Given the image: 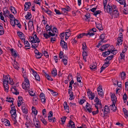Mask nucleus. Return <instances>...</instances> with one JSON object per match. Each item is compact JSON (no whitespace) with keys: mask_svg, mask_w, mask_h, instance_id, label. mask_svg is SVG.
Instances as JSON below:
<instances>
[{"mask_svg":"<svg viewBox=\"0 0 128 128\" xmlns=\"http://www.w3.org/2000/svg\"><path fill=\"white\" fill-rule=\"evenodd\" d=\"M14 64L13 65L14 67L16 69L18 70H19V67L18 65V63L17 62H16L15 60L14 61Z\"/></svg>","mask_w":128,"mask_h":128,"instance_id":"obj_36","label":"nucleus"},{"mask_svg":"<svg viewBox=\"0 0 128 128\" xmlns=\"http://www.w3.org/2000/svg\"><path fill=\"white\" fill-rule=\"evenodd\" d=\"M4 78L2 79L3 80V85L4 88V90L6 92H8V85L9 80L10 78V76L8 75H5L3 74Z\"/></svg>","mask_w":128,"mask_h":128,"instance_id":"obj_2","label":"nucleus"},{"mask_svg":"<svg viewBox=\"0 0 128 128\" xmlns=\"http://www.w3.org/2000/svg\"><path fill=\"white\" fill-rule=\"evenodd\" d=\"M65 33V36L67 37V38H68L69 36L70 35L71 32L70 30H68Z\"/></svg>","mask_w":128,"mask_h":128,"instance_id":"obj_47","label":"nucleus"},{"mask_svg":"<svg viewBox=\"0 0 128 128\" xmlns=\"http://www.w3.org/2000/svg\"><path fill=\"white\" fill-rule=\"evenodd\" d=\"M110 52L111 53L110 51H106L103 52L102 55L103 57H106L110 54Z\"/></svg>","mask_w":128,"mask_h":128,"instance_id":"obj_30","label":"nucleus"},{"mask_svg":"<svg viewBox=\"0 0 128 128\" xmlns=\"http://www.w3.org/2000/svg\"><path fill=\"white\" fill-rule=\"evenodd\" d=\"M17 34L20 38L21 37H23L24 36V35L21 32H17Z\"/></svg>","mask_w":128,"mask_h":128,"instance_id":"obj_57","label":"nucleus"},{"mask_svg":"<svg viewBox=\"0 0 128 128\" xmlns=\"http://www.w3.org/2000/svg\"><path fill=\"white\" fill-rule=\"evenodd\" d=\"M82 56L83 59L84 60L85 62H86V57L88 56V55L86 51H83L82 53Z\"/></svg>","mask_w":128,"mask_h":128,"instance_id":"obj_26","label":"nucleus"},{"mask_svg":"<svg viewBox=\"0 0 128 128\" xmlns=\"http://www.w3.org/2000/svg\"><path fill=\"white\" fill-rule=\"evenodd\" d=\"M90 96H91L89 97V99L91 100H92L94 99L95 96L94 93H92Z\"/></svg>","mask_w":128,"mask_h":128,"instance_id":"obj_64","label":"nucleus"},{"mask_svg":"<svg viewBox=\"0 0 128 128\" xmlns=\"http://www.w3.org/2000/svg\"><path fill=\"white\" fill-rule=\"evenodd\" d=\"M4 30L3 27L1 25H0V34L2 35L4 33Z\"/></svg>","mask_w":128,"mask_h":128,"instance_id":"obj_49","label":"nucleus"},{"mask_svg":"<svg viewBox=\"0 0 128 128\" xmlns=\"http://www.w3.org/2000/svg\"><path fill=\"white\" fill-rule=\"evenodd\" d=\"M123 110L125 117L126 118L128 117V111L124 108H123Z\"/></svg>","mask_w":128,"mask_h":128,"instance_id":"obj_38","label":"nucleus"},{"mask_svg":"<svg viewBox=\"0 0 128 128\" xmlns=\"http://www.w3.org/2000/svg\"><path fill=\"white\" fill-rule=\"evenodd\" d=\"M96 66L94 64H92L90 66V68L91 70L93 71H95L96 70Z\"/></svg>","mask_w":128,"mask_h":128,"instance_id":"obj_51","label":"nucleus"},{"mask_svg":"<svg viewBox=\"0 0 128 128\" xmlns=\"http://www.w3.org/2000/svg\"><path fill=\"white\" fill-rule=\"evenodd\" d=\"M30 5L31 4L30 2H26L24 6V10L27 11L28 10L30 9Z\"/></svg>","mask_w":128,"mask_h":128,"instance_id":"obj_15","label":"nucleus"},{"mask_svg":"<svg viewBox=\"0 0 128 128\" xmlns=\"http://www.w3.org/2000/svg\"><path fill=\"white\" fill-rule=\"evenodd\" d=\"M67 126L69 128H75L74 123L72 120H70L69 121Z\"/></svg>","mask_w":128,"mask_h":128,"instance_id":"obj_12","label":"nucleus"},{"mask_svg":"<svg viewBox=\"0 0 128 128\" xmlns=\"http://www.w3.org/2000/svg\"><path fill=\"white\" fill-rule=\"evenodd\" d=\"M116 5H113L112 6L108 4L104 8V10L105 12H107L108 13L111 14L112 13V10H114L116 8Z\"/></svg>","mask_w":128,"mask_h":128,"instance_id":"obj_3","label":"nucleus"},{"mask_svg":"<svg viewBox=\"0 0 128 128\" xmlns=\"http://www.w3.org/2000/svg\"><path fill=\"white\" fill-rule=\"evenodd\" d=\"M48 119L50 122H54L56 121V119L55 118H52V116H48Z\"/></svg>","mask_w":128,"mask_h":128,"instance_id":"obj_29","label":"nucleus"},{"mask_svg":"<svg viewBox=\"0 0 128 128\" xmlns=\"http://www.w3.org/2000/svg\"><path fill=\"white\" fill-rule=\"evenodd\" d=\"M40 96L42 102L43 104L45 103L46 100L44 94L43 93H41L40 94Z\"/></svg>","mask_w":128,"mask_h":128,"instance_id":"obj_14","label":"nucleus"},{"mask_svg":"<svg viewBox=\"0 0 128 128\" xmlns=\"http://www.w3.org/2000/svg\"><path fill=\"white\" fill-rule=\"evenodd\" d=\"M96 28L99 30L100 32L103 30V28L101 24H96Z\"/></svg>","mask_w":128,"mask_h":128,"instance_id":"obj_24","label":"nucleus"},{"mask_svg":"<svg viewBox=\"0 0 128 128\" xmlns=\"http://www.w3.org/2000/svg\"><path fill=\"white\" fill-rule=\"evenodd\" d=\"M42 54L40 52L36 54L35 55V56L37 59H39L42 56Z\"/></svg>","mask_w":128,"mask_h":128,"instance_id":"obj_45","label":"nucleus"},{"mask_svg":"<svg viewBox=\"0 0 128 128\" xmlns=\"http://www.w3.org/2000/svg\"><path fill=\"white\" fill-rule=\"evenodd\" d=\"M59 58H67V57L65 56H64L63 52L62 51H60L59 54Z\"/></svg>","mask_w":128,"mask_h":128,"instance_id":"obj_34","label":"nucleus"},{"mask_svg":"<svg viewBox=\"0 0 128 128\" xmlns=\"http://www.w3.org/2000/svg\"><path fill=\"white\" fill-rule=\"evenodd\" d=\"M52 76L55 77L57 75V71L55 68H54L51 72Z\"/></svg>","mask_w":128,"mask_h":128,"instance_id":"obj_27","label":"nucleus"},{"mask_svg":"<svg viewBox=\"0 0 128 128\" xmlns=\"http://www.w3.org/2000/svg\"><path fill=\"white\" fill-rule=\"evenodd\" d=\"M23 103H24V100L22 97L20 96H19L18 100V106L19 107H20Z\"/></svg>","mask_w":128,"mask_h":128,"instance_id":"obj_11","label":"nucleus"},{"mask_svg":"<svg viewBox=\"0 0 128 128\" xmlns=\"http://www.w3.org/2000/svg\"><path fill=\"white\" fill-rule=\"evenodd\" d=\"M32 113L36 116V115L38 113L37 110H36V108L32 106Z\"/></svg>","mask_w":128,"mask_h":128,"instance_id":"obj_35","label":"nucleus"},{"mask_svg":"<svg viewBox=\"0 0 128 128\" xmlns=\"http://www.w3.org/2000/svg\"><path fill=\"white\" fill-rule=\"evenodd\" d=\"M87 48L86 43L85 42H83L82 44V49L83 51H86V48Z\"/></svg>","mask_w":128,"mask_h":128,"instance_id":"obj_50","label":"nucleus"},{"mask_svg":"<svg viewBox=\"0 0 128 128\" xmlns=\"http://www.w3.org/2000/svg\"><path fill=\"white\" fill-rule=\"evenodd\" d=\"M13 98H12L7 97L6 98V102H8L12 103V104H13Z\"/></svg>","mask_w":128,"mask_h":128,"instance_id":"obj_37","label":"nucleus"},{"mask_svg":"<svg viewBox=\"0 0 128 128\" xmlns=\"http://www.w3.org/2000/svg\"><path fill=\"white\" fill-rule=\"evenodd\" d=\"M26 15L25 16V18L26 20H29L31 17L32 15L30 12H27Z\"/></svg>","mask_w":128,"mask_h":128,"instance_id":"obj_44","label":"nucleus"},{"mask_svg":"<svg viewBox=\"0 0 128 128\" xmlns=\"http://www.w3.org/2000/svg\"><path fill=\"white\" fill-rule=\"evenodd\" d=\"M60 46L66 50H68L67 44L64 40H61L60 42Z\"/></svg>","mask_w":128,"mask_h":128,"instance_id":"obj_9","label":"nucleus"},{"mask_svg":"<svg viewBox=\"0 0 128 128\" xmlns=\"http://www.w3.org/2000/svg\"><path fill=\"white\" fill-rule=\"evenodd\" d=\"M123 38H118V46L121 45L122 44Z\"/></svg>","mask_w":128,"mask_h":128,"instance_id":"obj_46","label":"nucleus"},{"mask_svg":"<svg viewBox=\"0 0 128 128\" xmlns=\"http://www.w3.org/2000/svg\"><path fill=\"white\" fill-rule=\"evenodd\" d=\"M29 38L30 40V41L32 43H36L38 44H32L31 47L34 49H36L37 48L38 45V44L40 42V39L37 37V35L35 34L33 36H30L29 37Z\"/></svg>","mask_w":128,"mask_h":128,"instance_id":"obj_1","label":"nucleus"},{"mask_svg":"<svg viewBox=\"0 0 128 128\" xmlns=\"http://www.w3.org/2000/svg\"><path fill=\"white\" fill-rule=\"evenodd\" d=\"M16 86H12L10 88L13 94L17 95L19 94V92H18V88Z\"/></svg>","mask_w":128,"mask_h":128,"instance_id":"obj_8","label":"nucleus"},{"mask_svg":"<svg viewBox=\"0 0 128 128\" xmlns=\"http://www.w3.org/2000/svg\"><path fill=\"white\" fill-rule=\"evenodd\" d=\"M110 108L108 106L106 105L104 108V110L106 112V113H108L110 112Z\"/></svg>","mask_w":128,"mask_h":128,"instance_id":"obj_40","label":"nucleus"},{"mask_svg":"<svg viewBox=\"0 0 128 128\" xmlns=\"http://www.w3.org/2000/svg\"><path fill=\"white\" fill-rule=\"evenodd\" d=\"M98 95L102 98L104 96V92L101 85H100L97 88Z\"/></svg>","mask_w":128,"mask_h":128,"instance_id":"obj_6","label":"nucleus"},{"mask_svg":"<svg viewBox=\"0 0 128 128\" xmlns=\"http://www.w3.org/2000/svg\"><path fill=\"white\" fill-rule=\"evenodd\" d=\"M11 11L14 14L16 13V11L15 9V8L12 6H11L10 8Z\"/></svg>","mask_w":128,"mask_h":128,"instance_id":"obj_43","label":"nucleus"},{"mask_svg":"<svg viewBox=\"0 0 128 128\" xmlns=\"http://www.w3.org/2000/svg\"><path fill=\"white\" fill-rule=\"evenodd\" d=\"M74 81L73 80H72L69 82V85L68 87L69 89H68V91L70 92L72 91V85L74 83Z\"/></svg>","mask_w":128,"mask_h":128,"instance_id":"obj_25","label":"nucleus"},{"mask_svg":"<svg viewBox=\"0 0 128 128\" xmlns=\"http://www.w3.org/2000/svg\"><path fill=\"white\" fill-rule=\"evenodd\" d=\"M33 103L34 105H37L38 104V100L37 96H34L33 99Z\"/></svg>","mask_w":128,"mask_h":128,"instance_id":"obj_17","label":"nucleus"},{"mask_svg":"<svg viewBox=\"0 0 128 128\" xmlns=\"http://www.w3.org/2000/svg\"><path fill=\"white\" fill-rule=\"evenodd\" d=\"M22 110L23 113L25 114H27L28 112V109L27 107L23 106H22Z\"/></svg>","mask_w":128,"mask_h":128,"instance_id":"obj_28","label":"nucleus"},{"mask_svg":"<svg viewBox=\"0 0 128 128\" xmlns=\"http://www.w3.org/2000/svg\"><path fill=\"white\" fill-rule=\"evenodd\" d=\"M5 122L4 123H5V125L6 126H11L10 122L9 120L6 119L5 120Z\"/></svg>","mask_w":128,"mask_h":128,"instance_id":"obj_55","label":"nucleus"},{"mask_svg":"<svg viewBox=\"0 0 128 128\" xmlns=\"http://www.w3.org/2000/svg\"><path fill=\"white\" fill-rule=\"evenodd\" d=\"M64 110H66L67 112V110H69V106L68 105V103L67 102H65L64 104ZM68 113H69L68 111Z\"/></svg>","mask_w":128,"mask_h":128,"instance_id":"obj_22","label":"nucleus"},{"mask_svg":"<svg viewBox=\"0 0 128 128\" xmlns=\"http://www.w3.org/2000/svg\"><path fill=\"white\" fill-rule=\"evenodd\" d=\"M100 116L103 117H104L106 115V114L108 113H106V112L104 111V108H102V106H100Z\"/></svg>","mask_w":128,"mask_h":128,"instance_id":"obj_13","label":"nucleus"},{"mask_svg":"<svg viewBox=\"0 0 128 128\" xmlns=\"http://www.w3.org/2000/svg\"><path fill=\"white\" fill-rule=\"evenodd\" d=\"M94 102H96V103H98L100 106H102V104L99 101V99L97 96L96 97L95 99L94 100Z\"/></svg>","mask_w":128,"mask_h":128,"instance_id":"obj_48","label":"nucleus"},{"mask_svg":"<svg viewBox=\"0 0 128 128\" xmlns=\"http://www.w3.org/2000/svg\"><path fill=\"white\" fill-rule=\"evenodd\" d=\"M45 28L46 29V30L47 31H52V30L51 29V27L48 24L46 25Z\"/></svg>","mask_w":128,"mask_h":128,"instance_id":"obj_52","label":"nucleus"},{"mask_svg":"<svg viewBox=\"0 0 128 128\" xmlns=\"http://www.w3.org/2000/svg\"><path fill=\"white\" fill-rule=\"evenodd\" d=\"M62 10V14H67L68 12L67 11L66 9L64 8H61V9Z\"/></svg>","mask_w":128,"mask_h":128,"instance_id":"obj_56","label":"nucleus"},{"mask_svg":"<svg viewBox=\"0 0 128 128\" xmlns=\"http://www.w3.org/2000/svg\"><path fill=\"white\" fill-rule=\"evenodd\" d=\"M112 103H116V97L114 94H112L111 97Z\"/></svg>","mask_w":128,"mask_h":128,"instance_id":"obj_20","label":"nucleus"},{"mask_svg":"<svg viewBox=\"0 0 128 128\" xmlns=\"http://www.w3.org/2000/svg\"><path fill=\"white\" fill-rule=\"evenodd\" d=\"M121 76L122 80H124L126 77V74L124 72H122L121 74Z\"/></svg>","mask_w":128,"mask_h":128,"instance_id":"obj_42","label":"nucleus"},{"mask_svg":"<svg viewBox=\"0 0 128 128\" xmlns=\"http://www.w3.org/2000/svg\"><path fill=\"white\" fill-rule=\"evenodd\" d=\"M68 57L67 58H63L62 60V62L64 64L66 65L68 63V60H67Z\"/></svg>","mask_w":128,"mask_h":128,"instance_id":"obj_53","label":"nucleus"},{"mask_svg":"<svg viewBox=\"0 0 128 128\" xmlns=\"http://www.w3.org/2000/svg\"><path fill=\"white\" fill-rule=\"evenodd\" d=\"M36 79L38 81H40V78L39 75L37 74L34 76Z\"/></svg>","mask_w":128,"mask_h":128,"instance_id":"obj_54","label":"nucleus"},{"mask_svg":"<svg viewBox=\"0 0 128 128\" xmlns=\"http://www.w3.org/2000/svg\"><path fill=\"white\" fill-rule=\"evenodd\" d=\"M101 12L102 11L100 10H98L96 11L93 14L96 16L98 14H100Z\"/></svg>","mask_w":128,"mask_h":128,"instance_id":"obj_58","label":"nucleus"},{"mask_svg":"<svg viewBox=\"0 0 128 128\" xmlns=\"http://www.w3.org/2000/svg\"><path fill=\"white\" fill-rule=\"evenodd\" d=\"M44 37L46 39H48L50 38L49 35L46 33H44L43 34Z\"/></svg>","mask_w":128,"mask_h":128,"instance_id":"obj_61","label":"nucleus"},{"mask_svg":"<svg viewBox=\"0 0 128 128\" xmlns=\"http://www.w3.org/2000/svg\"><path fill=\"white\" fill-rule=\"evenodd\" d=\"M41 0H34V2L36 4L39 5L40 6V5Z\"/></svg>","mask_w":128,"mask_h":128,"instance_id":"obj_59","label":"nucleus"},{"mask_svg":"<svg viewBox=\"0 0 128 128\" xmlns=\"http://www.w3.org/2000/svg\"><path fill=\"white\" fill-rule=\"evenodd\" d=\"M44 12L48 14L49 16H52V12L49 9H47L46 10H44Z\"/></svg>","mask_w":128,"mask_h":128,"instance_id":"obj_41","label":"nucleus"},{"mask_svg":"<svg viewBox=\"0 0 128 128\" xmlns=\"http://www.w3.org/2000/svg\"><path fill=\"white\" fill-rule=\"evenodd\" d=\"M10 113L11 114L12 116H16V111L15 106H14L12 108L11 110L10 111Z\"/></svg>","mask_w":128,"mask_h":128,"instance_id":"obj_18","label":"nucleus"},{"mask_svg":"<svg viewBox=\"0 0 128 128\" xmlns=\"http://www.w3.org/2000/svg\"><path fill=\"white\" fill-rule=\"evenodd\" d=\"M118 2L121 4L124 5V7H125L126 6V0H119V1Z\"/></svg>","mask_w":128,"mask_h":128,"instance_id":"obj_33","label":"nucleus"},{"mask_svg":"<svg viewBox=\"0 0 128 128\" xmlns=\"http://www.w3.org/2000/svg\"><path fill=\"white\" fill-rule=\"evenodd\" d=\"M95 33L94 32L92 33H90V32H88L86 34V36H87L88 35H89L90 36H92L95 34Z\"/></svg>","mask_w":128,"mask_h":128,"instance_id":"obj_63","label":"nucleus"},{"mask_svg":"<svg viewBox=\"0 0 128 128\" xmlns=\"http://www.w3.org/2000/svg\"><path fill=\"white\" fill-rule=\"evenodd\" d=\"M52 32L53 33H54V34L58 32V30L56 27L55 26L54 27Z\"/></svg>","mask_w":128,"mask_h":128,"instance_id":"obj_62","label":"nucleus"},{"mask_svg":"<svg viewBox=\"0 0 128 128\" xmlns=\"http://www.w3.org/2000/svg\"><path fill=\"white\" fill-rule=\"evenodd\" d=\"M93 108L91 104L88 102H87L85 106V110L86 112L89 113H91L92 112Z\"/></svg>","mask_w":128,"mask_h":128,"instance_id":"obj_7","label":"nucleus"},{"mask_svg":"<svg viewBox=\"0 0 128 128\" xmlns=\"http://www.w3.org/2000/svg\"><path fill=\"white\" fill-rule=\"evenodd\" d=\"M22 69H23V70L22 71V76L24 79H28L27 78L28 77V74L26 72V71L24 70L23 68Z\"/></svg>","mask_w":128,"mask_h":128,"instance_id":"obj_32","label":"nucleus"},{"mask_svg":"<svg viewBox=\"0 0 128 128\" xmlns=\"http://www.w3.org/2000/svg\"><path fill=\"white\" fill-rule=\"evenodd\" d=\"M84 36H86V33H83L79 34L76 36L77 39H80L82 38Z\"/></svg>","mask_w":128,"mask_h":128,"instance_id":"obj_39","label":"nucleus"},{"mask_svg":"<svg viewBox=\"0 0 128 128\" xmlns=\"http://www.w3.org/2000/svg\"><path fill=\"white\" fill-rule=\"evenodd\" d=\"M68 93L70 94V98L69 99L70 100H71L74 98V97L73 94V92L72 91H70V92L68 91Z\"/></svg>","mask_w":128,"mask_h":128,"instance_id":"obj_31","label":"nucleus"},{"mask_svg":"<svg viewBox=\"0 0 128 128\" xmlns=\"http://www.w3.org/2000/svg\"><path fill=\"white\" fill-rule=\"evenodd\" d=\"M66 118V117L65 116H64V117L61 118V120L62 122V124H64V123L65 122Z\"/></svg>","mask_w":128,"mask_h":128,"instance_id":"obj_60","label":"nucleus"},{"mask_svg":"<svg viewBox=\"0 0 128 128\" xmlns=\"http://www.w3.org/2000/svg\"><path fill=\"white\" fill-rule=\"evenodd\" d=\"M24 44H26L24 46V48L26 50L30 49V44L28 41H25L24 42Z\"/></svg>","mask_w":128,"mask_h":128,"instance_id":"obj_21","label":"nucleus"},{"mask_svg":"<svg viewBox=\"0 0 128 128\" xmlns=\"http://www.w3.org/2000/svg\"><path fill=\"white\" fill-rule=\"evenodd\" d=\"M115 104L112 103V104L110 106V109L114 112H115L116 110V108L115 105Z\"/></svg>","mask_w":128,"mask_h":128,"instance_id":"obj_23","label":"nucleus"},{"mask_svg":"<svg viewBox=\"0 0 128 128\" xmlns=\"http://www.w3.org/2000/svg\"><path fill=\"white\" fill-rule=\"evenodd\" d=\"M110 46V45L109 44L104 45L100 47V50L101 51H103L108 47Z\"/></svg>","mask_w":128,"mask_h":128,"instance_id":"obj_19","label":"nucleus"},{"mask_svg":"<svg viewBox=\"0 0 128 128\" xmlns=\"http://www.w3.org/2000/svg\"><path fill=\"white\" fill-rule=\"evenodd\" d=\"M33 123L35 128H41V125L38 119L36 117L33 118Z\"/></svg>","mask_w":128,"mask_h":128,"instance_id":"obj_5","label":"nucleus"},{"mask_svg":"<svg viewBox=\"0 0 128 128\" xmlns=\"http://www.w3.org/2000/svg\"><path fill=\"white\" fill-rule=\"evenodd\" d=\"M22 88L25 90H28L30 88V84L29 81L28 79H25L24 81L22 84Z\"/></svg>","mask_w":128,"mask_h":128,"instance_id":"obj_4","label":"nucleus"},{"mask_svg":"<svg viewBox=\"0 0 128 128\" xmlns=\"http://www.w3.org/2000/svg\"><path fill=\"white\" fill-rule=\"evenodd\" d=\"M112 14L114 15V18H118L119 16V12L118 10V8L117 7L116 8L113 10Z\"/></svg>","mask_w":128,"mask_h":128,"instance_id":"obj_10","label":"nucleus"},{"mask_svg":"<svg viewBox=\"0 0 128 128\" xmlns=\"http://www.w3.org/2000/svg\"><path fill=\"white\" fill-rule=\"evenodd\" d=\"M10 51L12 56L15 58L17 57V52L16 50H15L13 48H12L10 49Z\"/></svg>","mask_w":128,"mask_h":128,"instance_id":"obj_16","label":"nucleus"}]
</instances>
